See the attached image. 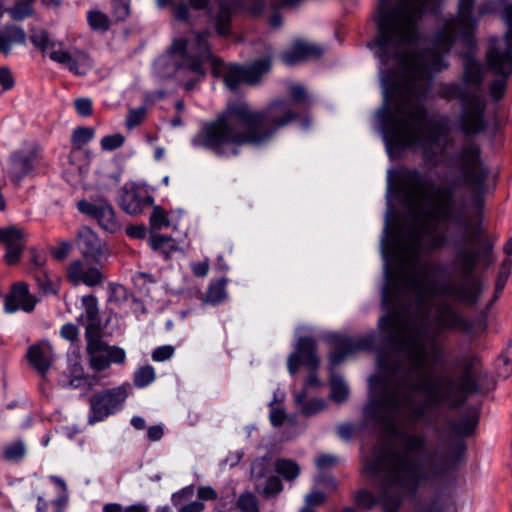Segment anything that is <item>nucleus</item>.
<instances>
[{
	"label": "nucleus",
	"mask_w": 512,
	"mask_h": 512,
	"mask_svg": "<svg viewBox=\"0 0 512 512\" xmlns=\"http://www.w3.org/2000/svg\"><path fill=\"white\" fill-rule=\"evenodd\" d=\"M481 378L482 373L480 372L478 375H462L459 384H456L453 379H448L445 382V390H441L439 381L428 376L409 385L411 391L424 395L421 402L410 397L405 399L411 420L415 423L424 421L428 418L430 410H437L444 404L452 409L462 406L469 396L481 393Z\"/></svg>",
	"instance_id": "20e7f679"
},
{
	"label": "nucleus",
	"mask_w": 512,
	"mask_h": 512,
	"mask_svg": "<svg viewBox=\"0 0 512 512\" xmlns=\"http://www.w3.org/2000/svg\"><path fill=\"white\" fill-rule=\"evenodd\" d=\"M149 243L154 250H163L166 247L174 250L175 248L172 238L156 233L151 235Z\"/></svg>",
	"instance_id": "338daca9"
},
{
	"label": "nucleus",
	"mask_w": 512,
	"mask_h": 512,
	"mask_svg": "<svg viewBox=\"0 0 512 512\" xmlns=\"http://www.w3.org/2000/svg\"><path fill=\"white\" fill-rule=\"evenodd\" d=\"M445 318L441 319L442 325L448 329L458 328L465 334H471L476 325L480 326L483 330L487 329L486 316L472 321L462 315L450 306L444 308Z\"/></svg>",
	"instance_id": "c9c22d12"
},
{
	"label": "nucleus",
	"mask_w": 512,
	"mask_h": 512,
	"mask_svg": "<svg viewBox=\"0 0 512 512\" xmlns=\"http://www.w3.org/2000/svg\"><path fill=\"white\" fill-rule=\"evenodd\" d=\"M208 32L198 33L195 37L194 43L191 44L190 49H187L188 53V69L190 73L200 77L204 76L202 70V63L206 60H210L213 66V74L219 76L223 72L224 64L221 59L213 56L210 53L209 46L207 43Z\"/></svg>",
	"instance_id": "6ab92c4d"
},
{
	"label": "nucleus",
	"mask_w": 512,
	"mask_h": 512,
	"mask_svg": "<svg viewBox=\"0 0 512 512\" xmlns=\"http://www.w3.org/2000/svg\"><path fill=\"white\" fill-rule=\"evenodd\" d=\"M87 22L93 31L102 33L108 31L111 24L109 16L99 9H92L87 12Z\"/></svg>",
	"instance_id": "09e8293b"
},
{
	"label": "nucleus",
	"mask_w": 512,
	"mask_h": 512,
	"mask_svg": "<svg viewBox=\"0 0 512 512\" xmlns=\"http://www.w3.org/2000/svg\"><path fill=\"white\" fill-rule=\"evenodd\" d=\"M467 25L458 28L459 41L465 46L466 50L461 53L462 58V83L468 86L479 88L484 82V71L482 63L476 58L477 49L476 30L478 20H470Z\"/></svg>",
	"instance_id": "9d476101"
},
{
	"label": "nucleus",
	"mask_w": 512,
	"mask_h": 512,
	"mask_svg": "<svg viewBox=\"0 0 512 512\" xmlns=\"http://www.w3.org/2000/svg\"><path fill=\"white\" fill-rule=\"evenodd\" d=\"M125 142V137L120 133L107 135L101 139V148L105 151H112L120 148Z\"/></svg>",
	"instance_id": "69168bd1"
},
{
	"label": "nucleus",
	"mask_w": 512,
	"mask_h": 512,
	"mask_svg": "<svg viewBox=\"0 0 512 512\" xmlns=\"http://www.w3.org/2000/svg\"><path fill=\"white\" fill-rule=\"evenodd\" d=\"M270 68L269 57L255 61L248 67L231 66L224 73L223 80L229 90L236 91L242 84H256Z\"/></svg>",
	"instance_id": "4be33fe9"
},
{
	"label": "nucleus",
	"mask_w": 512,
	"mask_h": 512,
	"mask_svg": "<svg viewBox=\"0 0 512 512\" xmlns=\"http://www.w3.org/2000/svg\"><path fill=\"white\" fill-rule=\"evenodd\" d=\"M477 95L476 92L470 91L463 83L447 82L440 85L438 96L447 101L459 100L460 104Z\"/></svg>",
	"instance_id": "79ce46f5"
},
{
	"label": "nucleus",
	"mask_w": 512,
	"mask_h": 512,
	"mask_svg": "<svg viewBox=\"0 0 512 512\" xmlns=\"http://www.w3.org/2000/svg\"><path fill=\"white\" fill-rule=\"evenodd\" d=\"M25 31L16 25H8L0 30V53L9 54L13 45H24L26 43Z\"/></svg>",
	"instance_id": "a19ab883"
},
{
	"label": "nucleus",
	"mask_w": 512,
	"mask_h": 512,
	"mask_svg": "<svg viewBox=\"0 0 512 512\" xmlns=\"http://www.w3.org/2000/svg\"><path fill=\"white\" fill-rule=\"evenodd\" d=\"M389 186L399 183L404 186L397 192V199L402 204L410 202L411 188H426L432 186V181L416 168L401 166L387 171Z\"/></svg>",
	"instance_id": "aec40b11"
},
{
	"label": "nucleus",
	"mask_w": 512,
	"mask_h": 512,
	"mask_svg": "<svg viewBox=\"0 0 512 512\" xmlns=\"http://www.w3.org/2000/svg\"><path fill=\"white\" fill-rule=\"evenodd\" d=\"M415 68L422 73L442 72L449 67V63L444 59L443 53L437 50H425L416 54Z\"/></svg>",
	"instance_id": "4c0bfd02"
},
{
	"label": "nucleus",
	"mask_w": 512,
	"mask_h": 512,
	"mask_svg": "<svg viewBox=\"0 0 512 512\" xmlns=\"http://www.w3.org/2000/svg\"><path fill=\"white\" fill-rule=\"evenodd\" d=\"M275 470L287 481H294L300 474V466L290 459H278L274 465Z\"/></svg>",
	"instance_id": "8fccbe9b"
},
{
	"label": "nucleus",
	"mask_w": 512,
	"mask_h": 512,
	"mask_svg": "<svg viewBox=\"0 0 512 512\" xmlns=\"http://www.w3.org/2000/svg\"><path fill=\"white\" fill-rule=\"evenodd\" d=\"M378 366H381L380 359ZM362 429L380 440L384 435V373L381 367L368 379L367 402L362 409Z\"/></svg>",
	"instance_id": "6e6552de"
},
{
	"label": "nucleus",
	"mask_w": 512,
	"mask_h": 512,
	"mask_svg": "<svg viewBox=\"0 0 512 512\" xmlns=\"http://www.w3.org/2000/svg\"><path fill=\"white\" fill-rule=\"evenodd\" d=\"M294 402L300 414L305 417L314 416L327 408V402L322 398L308 399L306 389L294 394Z\"/></svg>",
	"instance_id": "58836bf2"
},
{
	"label": "nucleus",
	"mask_w": 512,
	"mask_h": 512,
	"mask_svg": "<svg viewBox=\"0 0 512 512\" xmlns=\"http://www.w3.org/2000/svg\"><path fill=\"white\" fill-rule=\"evenodd\" d=\"M127 391L124 387H115L90 398V415L88 422L94 424L105 420L113 414L126 400Z\"/></svg>",
	"instance_id": "dca6fc26"
},
{
	"label": "nucleus",
	"mask_w": 512,
	"mask_h": 512,
	"mask_svg": "<svg viewBox=\"0 0 512 512\" xmlns=\"http://www.w3.org/2000/svg\"><path fill=\"white\" fill-rule=\"evenodd\" d=\"M486 65L488 70L498 76L489 85V95L494 102H499L506 94L508 79L512 75V66L494 62L492 58L486 61Z\"/></svg>",
	"instance_id": "2f4dec72"
},
{
	"label": "nucleus",
	"mask_w": 512,
	"mask_h": 512,
	"mask_svg": "<svg viewBox=\"0 0 512 512\" xmlns=\"http://www.w3.org/2000/svg\"><path fill=\"white\" fill-rule=\"evenodd\" d=\"M33 0H18L12 7L6 11L15 21H22L33 14Z\"/></svg>",
	"instance_id": "864d4df0"
},
{
	"label": "nucleus",
	"mask_w": 512,
	"mask_h": 512,
	"mask_svg": "<svg viewBox=\"0 0 512 512\" xmlns=\"http://www.w3.org/2000/svg\"><path fill=\"white\" fill-rule=\"evenodd\" d=\"M330 399L337 404L344 403L350 395V390L345 380L339 375H332L330 379Z\"/></svg>",
	"instance_id": "de8ad7c7"
},
{
	"label": "nucleus",
	"mask_w": 512,
	"mask_h": 512,
	"mask_svg": "<svg viewBox=\"0 0 512 512\" xmlns=\"http://www.w3.org/2000/svg\"><path fill=\"white\" fill-rule=\"evenodd\" d=\"M389 186L399 183L404 186L397 192V199L402 204L410 202L411 188H426L432 186V181L416 168L401 166L387 171Z\"/></svg>",
	"instance_id": "412c9836"
},
{
	"label": "nucleus",
	"mask_w": 512,
	"mask_h": 512,
	"mask_svg": "<svg viewBox=\"0 0 512 512\" xmlns=\"http://www.w3.org/2000/svg\"><path fill=\"white\" fill-rule=\"evenodd\" d=\"M384 0H379V6L378 10L375 16V21L378 28V37L373 45V49L375 50V55L380 59L382 62V53L384 51V11L382 8V3Z\"/></svg>",
	"instance_id": "603ef678"
},
{
	"label": "nucleus",
	"mask_w": 512,
	"mask_h": 512,
	"mask_svg": "<svg viewBox=\"0 0 512 512\" xmlns=\"http://www.w3.org/2000/svg\"><path fill=\"white\" fill-rule=\"evenodd\" d=\"M77 322L85 326V338L100 336L104 325L99 315L98 300L93 295L82 297V313Z\"/></svg>",
	"instance_id": "cd10ccee"
},
{
	"label": "nucleus",
	"mask_w": 512,
	"mask_h": 512,
	"mask_svg": "<svg viewBox=\"0 0 512 512\" xmlns=\"http://www.w3.org/2000/svg\"><path fill=\"white\" fill-rule=\"evenodd\" d=\"M155 370L152 366L147 365L140 367L134 374V384L143 388L151 384L155 380Z\"/></svg>",
	"instance_id": "4d7b16f0"
},
{
	"label": "nucleus",
	"mask_w": 512,
	"mask_h": 512,
	"mask_svg": "<svg viewBox=\"0 0 512 512\" xmlns=\"http://www.w3.org/2000/svg\"><path fill=\"white\" fill-rule=\"evenodd\" d=\"M362 477L367 484L378 489L377 497L366 490L356 494L358 506L370 510L381 501L384 493V449L381 443L375 447L371 455L365 458Z\"/></svg>",
	"instance_id": "9b49d317"
},
{
	"label": "nucleus",
	"mask_w": 512,
	"mask_h": 512,
	"mask_svg": "<svg viewBox=\"0 0 512 512\" xmlns=\"http://www.w3.org/2000/svg\"><path fill=\"white\" fill-rule=\"evenodd\" d=\"M411 333L409 337L402 338L397 344V350L403 354L411 363L414 371L421 370L427 361L428 353L424 346L423 339L428 335L427 327H419L411 322Z\"/></svg>",
	"instance_id": "a211bd4d"
},
{
	"label": "nucleus",
	"mask_w": 512,
	"mask_h": 512,
	"mask_svg": "<svg viewBox=\"0 0 512 512\" xmlns=\"http://www.w3.org/2000/svg\"><path fill=\"white\" fill-rule=\"evenodd\" d=\"M428 456L414 455L413 457L395 458L396 469L393 482L403 497L416 498L422 485L429 484L448 471V466L439 467L434 462H428Z\"/></svg>",
	"instance_id": "39448f33"
},
{
	"label": "nucleus",
	"mask_w": 512,
	"mask_h": 512,
	"mask_svg": "<svg viewBox=\"0 0 512 512\" xmlns=\"http://www.w3.org/2000/svg\"><path fill=\"white\" fill-rule=\"evenodd\" d=\"M24 239V231L15 226L0 229V242L6 247L5 260L9 265H14L20 260Z\"/></svg>",
	"instance_id": "7c9ffc66"
},
{
	"label": "nucleus",
	"mask_w": 512,
	"mask_h": 512,
	"mask_svg": "<svg viewBox=\"0 0 512 512\" xmlns=\"http://www.w3.org/2000/svg\"><path fill=\"white\" fill-rule=\"evenodd\" d=\"M479 424L478 415L466 414L458 420H449L448 429L455 436V439H463L474 434Z\"/></svg>",
	"instance_id": "ea45409f"
},
{
	"label": "nucleus",
	"mask_w": 512,
	"mask_h": 512,
	"mask_svg": "<svg viewBox=\"0 0 512 512\" xmlns=\"http://www.w3.org/2000/svg\"><path fill=\"white\" fill-rule=\"evenodd\" d=\"M32 44L48 57L66 67L75 75H86L93 67V59L79 48H67L63 42L51 39L44 30H33L30 35Z\"/></svg>",
	"instance_id": "0eeeda50"
},
{
	"label": "nucleus",
	"mask_w": 512,
	"mask_h": 512,
	"mask_svg": "<svg viewBox=\"0 0 512 512\" xmlns=\"http://www.w3.org/2000/svg\"><path fill=\"white\" fill-rule=\"evenodd\" d=\"M26 454V446L22 440H17L5 446L3 457L7 461H19Z\"/></svg>",
	"instance_id": "6e6d98bb"
},
{
	"label": "nucleus",
	"mask_w": 512,
	"mask_h": 512,
	"mask_svg": "<svg viewBox=\"0 0 512 512\" xmlns=\"http://www.w3.org/2000/svg\"><path fill=\"white\" fill-rule=\"evenodd\" d=\"M507 29L503 37L506 49L503 51L500 47V41L496 36L489 38V45L485 53V60L493 59L504 65L512 66V25H506Z\"/></svg>",
	"instance_id": "f704fd0d"
},
{
	"label": "nucleus",
	"mask_w": 512,
	"mask_h": 512,
	"mask_svg": "<svg viewBox=\"0 0 512 512\" xmlns=\"http://www.w3.org/2000/svg\"><path fill=\"white\" fill-rule=\"evenodd\" d=\"M226 296V281L222 279L211 283L205 296V302L210 304H218L222 302Z\"/></svg>",
	"instance_id": "5fc2aeb1"
},
{
	"label": "nucleus",
	"mask_w": 512,
	"mask_h": 512,
	"mask_svg": "<svg viewBox=\"0 0 512 512\" xmlns=\"http://www.w3.org/2000/svg\"><path fill=\"white\" fill-rule=\"evenodd\" d=\"M274 468L271 459L268 457L254 460L251 464V480L254 483V487L260 486L265 479L271 476Z\"/></svg>",
	"instance_id": "a18cd8bd"
},
{
	"label": "nucleus",
	"mask_w": 512,
	"mask_h": 512,
	"mask_svg": "<svg viewBox=\"0 0 512 512\" xmlns=\"http://www.w3.org/2000/svg\"><path fill=\"white\" fill-rule=\"evenodd\" d=\"M66 276L74 286L84 284L93 287L103 281L100 269L96 265H92L86 258L73 260L66 268Z\"/></svg>",
	"instance_id": "a878e982"
},
{
	"label": "nucleus",
	"mask_w": 512,
	"mask_h": 512,
	"mask_svg": "<svg viewBox=\"0 0 512 512\" xmlns=\"http://www.w3.org/2000/svg\"><path fill=\"white\" fill-rule=\"evenodd\" d=\"M78 247L83 258L92 259L95 262H100L109 255L106 244L89 227H82L79 230Z\"/></svg>",
	"instance_id": "c85d7f7f"
},
{
	"label": "nucleus",
	"mask_w": 512,
	"mask_h": 512,
	"mask_svg": "<svg viewBox=\"0 0 512 512\" xmlns=\"http://www.w3.org/2000/svg\"><path fill=\"white\" fill-rule=\"evenodd\" d=\"M422 266L425 275L433 276L435 274H443L445 272V268L440 263L434 264H421L419 255L415 252L410 259V268L415 269L418 266Z\"/></svg>",
	"instance_id": "13d9d810"
},
{
	"label": "nucleus",
	"mask_w": 512,
	"mask_h": 512,
	"mask_svg": "<svg viewBox=\"0 0 512 512\" xmlns=\"http://www.w3.org/2000/svg\"><path fill=\"white\" fill-rule=\"evenodd\" d=\"M450 132V120L447 116L439 118L431 117L428 121L427 129L422 133H414V142L416 148L420 149L426 163H436V149L444 147Z\"/></svg>",
	"instance_id": "f8f14e48"
},
{
	"label": "nucleus",
	"mask_w": 512,
	"mask_h": 512,
	"mask_svg": "<svg viewBox=\"0 0 512 512\" xmlns=\"http://www.w3.org/2000/svg\"><path fill=\"white\" fill-rule=\"evenodd\" d=\"M320 364L316 354V342L310 337H301L297 341L296 350L288 357L287 368L291 375L299 370L301 365L309 371H315Z\"/></svg>",
	"instance_id": "b1692460"
},
{
	"label": "nucleus",
	"mask_w": 512,
	"mask_h": 512,
	"mask_svg": "<svg viewBox=\"0 0 512 512\" xmlns=\"http://www.w3.org/2000/svg\"><path fill=\"white\" fill-rule=\"evenodd\" d=\"M153 204V198L135 187L125 188L120 205L129 214H139L144 208Z\"/></svg>",
	"instance_id": "e433bc0d"
},
{
	"label": "nucleus",
	"mask_w": 512,
	"mask_h": 512,
	"mask_svg": "<svg viewBox=\"0 0 512 512\" xmlns=\"http://www.w3.org/2000/svg\"><path fill=\"white\" fill-rule=\"evenodd\" d=\"M322 54L323 49L320 46L303 40H296L290 49L283 52L281 58L286 65L292 66L301 61L317 58Z\"/></svg>",
	"instance_id": "72a5a7b5"
},
{
	"label": "nucleus",
	"mask_w": 512,
	"mask_h": 512,
	"mask_svg": "<svg viewBox=\"0 0 512 512\" xmlns=\"http://www.w3.org/2000/svg\"><path fill=\"white\" fill-rule=\"evenodd\" d=\"M220 13L216 18V27L220 35H227L230 32L229 26V7L224 1L220 3Z\"/></svg>",
	"instance_id": "bf43d9fd"
},
{
	"label": "nucleus",
	"mask_w": 512,
	"mask_h": 512,
	"mask_svg": "<svg viewBox=\"0 0 512 512\" xmlns=\"http://www.w3.org/2000/svg\"><path fill=\"white\" fill-rule=\"evenodd\" d=\"M85 339L89 363L92 369L103 371L108 369L111 363H124L126 358L125 351L116 346H109L101 339V335Z\"/></svg>",
	"instance_id": "f3484780"
},
{
	"label": "nucleus",
	"mask_w": 512,
	"mask_h": 512,
	"mask_svg": "<svg viewBox=\"0 0 512 512\" xmlns=\"http://www.w3.org/2000/svg\"><path fill=\"white\" fill-rule=\"evenodd\" d=\"M37 153L34 147L22 149L11 156L4 171L13 181L19 182L33 168Z\"/></svg>",
	"instance_id": "c756f323"
},
{
	"label": "nucleus",
	"mask_w": 512,
	"mask_h": 512,
	"mask_svg": "<svg viewBox=\"0 0 512 512\" xmlns=\"http://www.w3.org/2000/svg\"><path fill=\"white\" fill-rule=\"evenodd\" d=\"M255 490L267 499L273 498L283 491V484L277 476L272 474L260 486L255 487Z\"/></svg>",
	"instance_id": "3c124183"
},
{
	"label": "nucleus",
	"mask_w": 512,
	"mask_h": 512,
	"mask_svg": "<svg viewBox=\"0 0 512 512\" xmlns=\"http://www.w3.org/2000/svg\"><path fill=\"white\" fill-rule=\"evenodd\" d=\"M457 40H459V34L455 20L452 24H448V31L441 29L437 32L433 40V49L443 54L448 53Z\"/></svg>",
	"instance_id": "c03bdc74"
},
{
	"label": "nucleus",
	"mask_w": 512,
	"mask_h": 512,
	"mask_svg": "<svg viewBox=\"0 0 512 512\" xmlns=\"http://www.w3.org/2000/svg\"><path fill=\"white\" fill-rule=\"evenodd\" d=\"M68 386L78 388L85 382L83 367L79 363H73L69 368Z\"/></svg>",
	"instance_id": "e2e57ef3"
},
{
	"label": "nucleus",
	"mask_w": 512,
	"mask_h": 512,
	"mask_svg": "<svg viewBox=\"0 0 512 512\" xmlns=\"http://www.w3.org/2000/svg\"><path fill=\"white\" fill-rule=\"evenodd\" d=\"M296 118V112L284 100H274L263 110H252L244 101L229 102L213 120L202 125L191 143L218 155H226L227 148L233 147L236 155V147L262 145Z\"/></svg>",
	"instance_id": "f257e3e1"
},
{
	"label": "nucleus",
	"mask_w": 512,
	"mask_h": 512,
	"mask_svg": "<svg viewBox=\"0 0 512 512\" xmlns=\"http://www.w3.org/2000/svg\"><path fill=\"white\" fill-rule=\"evenodd\" d=\"M39 299L32 294L26 282H16L4 296V311L13 314L19 310L25 313L34 311Z\"/></svg>",
	"instance_id": "393cba45"
},
{
	"label": "nucleus",
	"mask_w": 512,
	"mask_h": 512,
	"mask_svg": "<svg viewBox=\"0 0 512 512\" xmlns=\"http://www.w3.org/2000/svg\"><path fill=\"white\" fill-rule=\"evenodd\" d=\"M150 225L153 229L160 230L163 227L170 226V221L166 212L160 207H154L150 215Z\"/></svg>",
	"instance_id": "680f3d73"
},
{
	"label": "nucleus",
	"mask_w": 512,
	"mask_h": 512,
	"mask_svg": "<svg viewBox=\"0 0 512 512\" xmlns=\"http://www.w3.org/2000/svg\"><path fill=\"white\" fill-rule=\"evenodd\" d=\"M449 166L459 171V177L453 179L448 185L439 186L435 194L445 200L443 218L451 221L464 231L471 227L469 219L461 209L455 206V191L457 186L470 188L473 192L476 205H483V194L486 181L489 176V169L482 161L481 147L475 142H469L452 155L449 159Z\"/></svg>",
	"instance_id": "7ed1b4c3"
},
{
	"label": "nucleus",
	"mask_w": 512,
	"mask_h": 512,
	"mask_svg": "<svg viewBox=\"0 0 512 512\" xmlns=\"http://www.w3.org/2000/svg\"><path fill=\"white\" fill-rule=\"evenodd\" d=\"M467 451V444L463 439H454L446 454L444 455L445 463L443 466H448V471L444 476L449 475L451 472L458 470L462 463Z\"/></svg>",
	"instance_id": "37998d69"
},
{
	"label": "nucleus",
	"mask_w": 512,
	"mask_h": 512,
	"mask_svg": "<svg viewBox=\"0 0 512 512\" xmlns=\"http://www.w3.org/2000/svg\"><path fill=\"white\" fill-rule=\"evenodd\" d=\"M27 359L41 375H46L54 361V351L48 341H40L29 347Z\"/></svg>",
	"instance_id": "473e14b6"
},
{
	"label": "nucleus",
	"mask_w": 512,
	"mask_h": 512,
	"mask_svg": "<svg viewBox=\"0 0 512 512\" xmlns=\"http://www.w3.org/2000/svg\"><path fill=\"white\" fill-rule=\"evenodd\" d=\"M77 207L79 211L95 220L106 231L115 233L120 230L121 224L117 220L115 211L110 203L104 199H96L93 201L81 200Z\"/></svg>",
	"instance_id": "5701e85b"
},
{
	"label": "nucleus",
	"mask_w": 512,
	"mask_h": 512,
	"mask_svg": "<svg viewBox=\"0 0 512 512\" xmlns=\"http://www.w3.org/2000/svg\"><path fill=\"white\" fill-rule=\"evenodd\" d=\"M486 108V101L479 94L472 95L471 99L461 103L458 124L465 136H476L487 131L489 123Z\"/></svg>",
	"instance_id": "ddd939ff"
},
{
	"label": "nucleus",
	"mask_w": 512,
	"mask_h": 512,
	"mask_svg": "<svg viewBox=\"0 0 512 512\" xmlns=\"http://www.w3.org/2000/svg\"><path fill=\"white\" fill-rule=\"evenodd\" d=\"M427 0H399L395 13L399 26L390 28L389 0H386V48L395 43L401 48L416 47L422 40L418 19L423 15Z\"/></svg>",
	"instance_id": "423d86ee"
},
{
	"label": "nucleus",
	"mask_w": 512,
	"mask_h": 512,
	"mask_svg": "<svg viewBox=\"0 0 512 512\" xmlns=\"http://www.w3.org/2000/svg\"><path fill=\"white\" fill-rule=\"evenodd\" d=\"M406 285L407 288L413 292V299L411 304L413 305L415 312H423L426 305V290L423 282L419 280L417 277L412 276L407 279Z\"/></svg>",
	"instance_id": "49530a36"
},
{
	"label": "nucleus",
	"mask_w": 512,
	"mask_h": 512,
	"mask_svg": "<svg viewBox=\"0 0 512 512\" xmlns=\"http://www.w3.org/2000/svg\"><path fill=\"white\" fill-rule=\"evenodd\" d=\"M391 72L386 68V152L393 159L407 150L416 148L413 132L390 137L388 131Z\"/></svg>",
	"instance_id": "bb28decb"
},
{
	"label": "nucleus",
	"mask_w": 512,
	"mask_h": 512,
	"mask_svg": "<svg viewBox=\"0 0 512 512\" xmlns=\"http://www.w3.org/2000/svg\"><path fill=\"white\" fill-rule=\"evenodd\" d=\"M187 41L176 39L173 41L169 51L159 56L154 64V73L159 78H168L177 71L190 72L188 69Z\"/></svg>",
	"instance_id": "2eb2a0df"
},
{
	"label": "nucleus",
	"mask_w": 512,
	"mask_h": 512,
	"mask_svg": "<svg viewBox=\"0 0 512 512\" xmlns=\"http://www.w3.org/2000/svg\"><path fill=\"white\" fill-rule=\"evenodd\" d=\"M113 13L117 20L121 21L130 14V0H112Z\"/></svg>",
	"instance_id": "774afa93"
},
{
	"label": "nucleus",
	"mask_w": 512,
	"mask_h": 512,
	"mask_svg": "<svg viewBox=\"0 0 512 512\" xmlns=\"http://www.w3.org/2000/svg\"><path fill=\"white\" fill-rule=\"evenodd\" d=\"M469 229H472L475 236V247L455 245L457 247L455 265L464 282L458 286L443 284L439 292L461 304L473 307L477 305L484 292V276L496 262V255L495 241L489 235H479V224Z\"/></svg>",
	"instance_id": "f03ea898"
},
{
	"label": "nucleus",
	"mask_w": 512,
	"mask_h": 512,
	"mask_svg": "<svg viewBox=\"0 0 512 512\" xmlns=\"http://www.w3.org/2000/svg\"><path fill=\"white\" fill-rule=\"evenodd\" d=\"M325 338L334 346L329 356L332 365H338L360 351L372 350L379 342L378 338L372 334L362 338H351L331 332Z\"/></svg>",
	"instance_id": "4468645a"
},
{
	"label": "nucleus",
	"mask_w": 512,
	"mask_h": 512,
	"mask_svg": "<svg viewBox=\"0 0 512 512\" xmlns=\"http://www.w3.org/2000/svg\"><path fill=\"white\" fill-rule=\"evenodd\" d=\"M430 88V84H427L425 87H419L415 82L412 81L406 82L403 85L405 92L418 100H425L428 96Z\"/></svg>",
	"instance_id": "0e129e2a"
},
{
	"label": "nucleus",
	"mask_w": 512,
	"mask_h": 512,
	"mask_svg": "<svg viewBox=\"0 0 512 512\" xmlns=\"http://www.w3.org/2000/svg\"><path fill=\"white\" fill-rule=\"evenodd\" d=\"M95 135V131L90 127H79L74 130L72 134V142L78 148H81L83 145L89 143Z\"/></svg>",
	"instance_id": "052dcab7"
},
{
	"label": "nucleus",
	"mask_w": 512,
	"mask_h": 512,
	"mask_svg": "<svg viewBox=\"0 0 512 512\" xmlns=\"http://www.w3.org/2000/svg\"><path fill=\"white\" fill-rule=\"evenodd\" d=\"M391 372L395 373H406L402 364L398 363L393 367L386 360V407L390 400L388 392V374ZM392 436L399 443V450L395 453L394 458L402 457H413L414 455L419 456H430L427 452V437L423 433H410L402 429H393L391 421L386 414V438Z\"/></svg>",
	"instance_id": "1a4fd4ad"
}]
</instances>
